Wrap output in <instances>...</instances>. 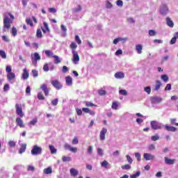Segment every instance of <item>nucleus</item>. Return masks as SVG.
Returning <instances> with one entry per match:
<instances>
[{
	"instance_id": "6e6d98bb",
	"label": "nucleus",
	"mask_w": 178,
	"mask_h": 178,
	"mask_svg": "<svg viewBox=\"0 0 178 178\" xmlns=\"http://www.w3.org/2000/svg\"><path fill=\"white\" fill-rule=\"evenodd\" d=\"M127 22L128 23H131L132 24H134V23H136V20H134V19L132 17L127 18Z\"/></svg>"
},
{
	"instance_id": "0e129e2a",
	"label": "nucleus",
	"mask_w": 178,
	"mask_h": 178,
	"mask_svg": "<svg viewBox=\"0 0 178 178\" xmlns=\"http://www.w3.org/2000/svg\"><path fill=\"white\" fill-rule=\"evenodd\" d=\"M1 38H2L3 41H5L6 42H9V41H10L9 40V38H8V36H6V35H3L1 37Z\"/></svg>"
},
{
	"instance_id": "4468645a",
	"label": "nucleus",
	"mask_w": 178,
	"mask_h": 178,
	"mask_svg": "<svg viewBox=\"0 0 178 178\" xmlns=\"http://www.w3.org/2000/svg\"><path fill=\"white\" fill-rule=\"evenodd\" d=\"M164 161H165V163H166V165H173L176 162V159H169L168 157H165Z\"/></svg>"
},
{
	"instance_id": "bb28decb",
	"label": "nucleus",
	"mask_w": 178,
	"mask_h": 178,
	"mask_svg": "<svg viewBox=\"0 0 178 178\" xmlns=\"http://www.w3.org/2000/svg\"><path fill=\"white\" fill-rule=\"evenodd\" d=\"M44 54L47 55V56H48V58L54 57V52H52L51 50H45Z\"/></svg>"
},
{
	"instance_id": "69168bd1",
	"label": "nucleus",
	"mask_w": 178,
	"mask_h": 178,
	"mask_svg": "<svg viewBox=\"0 0 178 178\" xmlns=\"http://www.w3.org/2000/svg\"><path fill=\"white\" fill-rule=\"evenodd\" d=\"M116 5L118 6H120V7L123 6V1H122V0L117 1H116Z\"/></svg>"
},
{
	"instance_id": "473e14b6",
	"label": "nucleus",
	"mask_w": 178,
	"mask_h": 178,
	"mask_svg": "<svg viewBox=\"0 0 178 178\" xmlns=\"http://www.w3.org/2000/svg\"><path fill=\"white\" fill-rule=\"evenodd\" d=\"M121 168L122 170H129V169H131V165L129 164H125L121 166Z\"/></svg>"
},
{
	"instance_id": "052dcab7",
	"label": "nucleus",
	"mask_w": 178,
	"mask_h": 178,
	"mask_svg": "<svg viewBox=\"0 0 178 178\" xmlns=\"http://www.w3.org/2000/svg\"><path fill=\"white\" fill-rule=\"evenodd\" d=\"M119 94L121 95H127V91L126 90H119Z\"/></svg>"
},
{
	"instance_id": "9d476101",
	"label": "nucleus",
	"mask_w": 178,
	"mask_h": 178,
	"mask_svg": "<svg viewBox=\"0 0 178 178\" xmlns=\"http://www.w3.org/2000/svg\"><path fill=\"white\" fill-rule=\"evenodd\" d=\"M108 133V129L106 128H102L99 134V139L101 141L105 140V135Z\"/></svg>"
},
{
	"instance_id": "aec40b11",
	"label": "nucleus",
	"mask_w": 178,
	"mask_h": 178,
	"mask_svg": "<svg viewBox=\"0 0 178 178\" xmlns=\"http://www.w3.org/2000/svg\"><path fill=\"white\" fill-rule=\"evenodd\" d=\"M65 81L67 86H72V84H73V79L71 78L70 76H68L65 78Z\"/></svg>"
},
{
	"instance_id": "6ab92c4d",
	"label": "nucleus",
	"mask_w": 178,
	"mask_h": 178,
	"mask_svg": "<svg viewBox=\"0 0 178 178\" xmlns=\"http://www.w3.org/2000/svg\"><path fill=\"white\" fill-rule=\"evenodd\" d=\"M29 71H27V69H24V72L22 74V78L24 79V80H27L29 79Z\"/></svg>"
},
{
	"instance_id": "0eeeda50",
	"label": "nucleus",
	"mask_w": 178,
	"mask_h": 178,
	"mask_svg": "<svg viewBox=\"0 0 178 178\" xmlns=\"http://www.w3.org/2000/svg\"><path fill=\"white\" fill-rule=\"evenodd\" d=\"M64 148L65 149H67L68 151H70L74 154H76V152H77V147H72V145H69V143H65L64 145Z\"/></svg>"
},
{
	"instance_id": "f8f14e48",
	"label": "nucleus",
	"mask_w": 178,
	"mask_h": 178,
	"mask_svg": "<svg viewBox=\"0 0 178 178\" xmlns=\"http://www.w3.org/2000/svg\"><path fill=\"white\" fill-rule=\"evenodd\" d=\"M150 124H151L152 129H153L154 130H159V129H162V127L158 124L156 121H152L150 122Z\"/></svg>"
},
{
	"instance_id": "2eb2a0df",
	"label": "nucleus",
	"mask_w": 178,
	"mask_h": 178,
	"mask_svg": "<svg viewBox=\"0 0 178 178\" xmlns=\"http://www.w3.org/2000/svg\"><path fill=\"white\" fill-rule=\"evenodd\" d=\"M7 79L8 81L12 82L16 79V75L13 72H10L7 74Z\"/></svg>"
},
{
	"instance_id": "79ce46f5",
	"label": "nucleus",
	"mask_w": 178,
	"mask_h": 178,
	"mask_svg": "<svg viewBox=\"0 0 178 178\" xmlns=\"http://www.w3.org/2000/svg\"><path fill=\"white\" fill-rule=\"evenodd\" d=\"M8 145L10 147V148H15V147H16V142L10 140L8 142Z\"/></svg>"
},
{
	"instance_id": "774afa93",
	"label": "nucleus",
	"mask_w": 178,
	"mask_h": 178,
	"mask_svg": "<svg viewBox=\"0 0 178 178\" xmlns=\"http://www.w3.org/2000/svg\"><path fill=\"white\" fill-rule=\"evenodd\" d=\"M127 159L129 162V163H133V159H131V157L129 155H127Z\"/></svg>"
},
{
	"instance_id": "c85d7f7f",
	"label": "nucleus",
	"mask_w": 178,
	"mask_h": 178,
	"mask_svg": "<svg viewBox=\"0 0 178 178\" xmlns=\"http://www.w3.org/2000/svg\"><path fill=\"white\" fill-rule=\"evenodd\" d=\"M10 33L13 37H16V35H17V29L16 27L13 26L10 31Z\"/></svg>"
},
{
	"instance_id": "bf43d9fd",
	"label": "nucleus",
	"mask_w": 178,
	"mask_h": 178,
	"mask_svg": "<svg viewBox=\"0 0 178 178\" xmlns=\"http://www.w3.org/2000/svg\"><path fill=\"white\" fill-rule=\"evenodd\" d=\"M6 72L7 73H12V67H10V65H8L6 67Z\"/></svg>"
},
{
	"instance_id": "e2e57ef3",
	"label": "nucleus",
	"mask_w": 178,
	"mask_h": 178,
	"mask_svg": "<svg viewBox=\"0 0 178 178\" xmlns=\"http://www.w3.org/2000/svg\"><path fill=\"white\" fill-rule=\"evenodd\" d=\"M177 38L176 37H173L170 42V44H171V45H173V44H176V41H177Z\"/></svg>"
},
{
	"instance_id": "7c9ffc66",
	"label": "nucleus",
	"mask_w": 178,
	"mask_h": 178,
	"mask_svg": "<svg viewBox=\"0 0 178 178\" xmlns=\"http://www.w3.org/2000/svg\"><path fill=\"white\" fill-rule=\"evenodd\" d=\"M161 79L163 80V81H164V83H168L169 81V76H168L166 74L161 75Z\"/></svg>"
},
{
	"instance_id": "a19ab883",
	"label": "nucleus",
	"mask_w": 178,
	"mask_h": 178,
	"mask_svg": "<svg viewBox=\"0 0 178 178\" xmlns=\"http://www.w3.org/2000/svg\"><path fill=\"white\" fill-rule=\"evenodd\" d=\"M119 107V104L118 103V102H113L111 106L112 109H118V108Z\"/></svg>"
},
{
	"instance_id": "4d7b16f0",
	"label": "nucleus",
	"mask_w": 178,
	"mask_h": 178,
	"mask_svg": "<svg viewBox=\"0 0 178 178\" xmlns=\"http://www.w3.org/2000/svg\"><path fill=\"white\" fill-rule=\"evenodd\" d=\"M58 99H53L51 101V105H53V106H56L58 105Z\"/></svg>"
},
{
	"instance_id": "49530a36",
	"label": "nucleus",
	"mask_w": 178,
	"mask_h": 178,
	"mask_svg": "<svg viewBox=\"0 0 178 178\" xmlns=\"http://www.w3.org/2000/svg\"><path fill=\"white\" fill-rule=\"evenodd\" d=\"M135 156L138 162L141 161V154H140V153L138 152L135 153Z\"/></svg>"
},
{
	"instance_id": "338daca9",
	"label": "nucleus",
	"mask_w": 178,
	"mask_h": 178,
	"mask_svg": "<svg viewBox=\"0 0 178 178\" xmlns=\"http://www.w3.org/2000/svg\"><path fill=\"white\" fill-rule=\"evenodd\" d=\"M99 94L100 95H106V90H99Z\"/></svg>"
},
{
	"instance_id": "603ef678",
	"label": "nucleus",
	"mask_w": 178,
	"mask_h": 178,
	"mask_svg": "<svg viewBox=\"0 0 178 178\" xmlns=\"http://www.w3.org/2000/svg\"><path fill=\"white\" fill-rule=\"evenodd\" d=\"M81 6H78L77 8H73V12H74L75 13L77 12H80L81 10Z\"/></svg>"
},
{
	"instance_id": "39448f33",
	"label": "nucleus",
	"mask_w": 178,
	"mask_h": 178,
	"mask_svg": "<svg viewBox=\"0 0 178 178\" xmlns=\"http://www.w3.org/2000/svg\"><path fill=\"white\" fill-rule=\"evenodd\" d=\"M72 54L73 55L72 62L75 65H77V63L80 60V56H79V53H77V51L72 50Z\"/></svg>"
},
{
	"instance_id": "680f3d73",
	"label": "nucleus",
	"mask_w": 178,
	"mask_h": 178,
	"mask_svg": "<svg viewBox=\"0 0 178 178\" xmlns=\"http://www.w3.org/2000/svg\"><path fill=\"white\" fill-rule=\"evenodd\" d=\"M151 140L152 141H158V140H159V137L158 136V135H155L152 136Z\"/></svg>"
},
{
	"instance_id": "09e8293b",
	"label": "nucleus",
	"mask_w": 178,
	"mask_h": 178,
	"mask_svg": "<svg viewBox=\"0 0 178 178\" xmlns=\"http://www.w3.org/2000/svg\"><path fill=\"white\" fill-rule=\"evenodd\" d=\"M120 41H123V38H117L114 39L113 44H118V42H120Z\"/></svg>"
},
{
	"instance_id": "9b49d317",
	"label": "nucleus",
	"mask_w": 178,
	"mask_h": 178,
	"mask_svg": "<svg viewBox=\"0 0 178 178\" xmlns=\"http://www.w3.org/2000/svg\"><path fill=\"white\" fill-rule=\"evenodd\" d=\"M40 88L44 92L46 97H48V95H49V90L48 89V86H47V84L41 85Z\"/></svg>"
},
{
	"instance_id": "c756f323",
	"label": "nucleus",
	"mask_w": 178,
	"mask_h": 178,
	"mask_svg": "<svg viewBox=\"0 0 178 178\" xmlns=\"http://www.w3.org/2000/svg\"><path fill=\"white\" fill-rule=\"evenodd\" d=\"M53 58H54V63L56 65L60 63L61 60H60V58H59V56L54 55L53 56Z\"/></svg>"
},
{
	"instance_id": "f3484780",
	"label": "nucleus",
	"mask_w": 178,
	"mask_h": 178,
	"mask_svg": "<svg viewBox=\"0 0 178 178\" xmlns=\"http://www.w3.org/2000/svg\"><path fill=\"white\" fill-rule=\"evenodd\" d=\"M161 86H162V82H161V81H159V80H156V84L154 86L155 91H158V90H159V88H161Z\"/></svg>"
},
{
	"instance_id": "de8ad7c7",
	"label": "nucleus",
	"mask_w": 178,
	"mask_h": 178,
	"mask_svg": "<svg viewBox=\"0 0 178 178\" xmlns=\"http://www.w3.org/2000/svg\"><path fill=\"white\" fill-rule=\"evenodd\" d=\"M75 41L80 45L81 44V40L80 39V37L79 35H75Z\"/></svg>"
},
{
	"instance_id": "5fc2aeb1",
	"label": "nucleus",
	"mask_w": 178,
	"mask_h": 178,
	"mask_svg": "<svg viewBox=\"0 0 178 178\" xmlns=\"http://www.w3.org/2000/svg\"><path fill=\"white\" fill-rule=\"evenodd\" d=\"M43 70L44 72H49V67L48 66V63H46L43 66Z\"/></svg>"
},
{
	"instance_id": "dca6fc26",
	"label": "nucleus",
	"mask_w": 178,
	"mask_h": 178,
	"mask_svg": "<svg viewBox=\"0 0 178 178\" xmlns=\"http://www.w3.org/2000/svg\"><path fill=\"white\" fill-rule=\"evenodd\" d=\"M26 148H27V144L23 143L19 150V154H23V152H26Z\"/></svg>"
},
{
	"instance_id": "f257e3e1",
	"label": "nucleus",
	"mask_w": 178,
	"mask_h": 178,
	"mask_svg": "<svg viewBox=\"0 0 178 178\" xmlns=\"http://www.w3.org/2000/svg\"><path fill=\"white\" fill-rule=\"evenodd\" d=\"M13 20H15V16L12 15L10 13H6L3 17V31H6L9 30L10 27H12V24H13Z\"/></svg>"
},
{
	"instance_id": "b1692460",
	"label": "nucleus",
	"mask_w": 178,
	"mask_h": 178,
	"mask_svg": "<svg viewBox=\"0 0 178 178\" xmlns=\"http://www.w3.org/2000/svg\"><path fill=\"white\" fill-rule=\"evenodd\" d=\"M43 26L44 28H42V31L43 33H47V31H49V28L48 27V24L47 22H43Z\"/></svg>"
},
{
	"instance_id": "a18cd8bd",
	"label": "nucleus",
	"mask_w": 178,
	"mask_h": 178,
	"mask_svg": "<svg viewBox=\"0 0 178 178\" xmlns=\"http://www.w3.org/2000/svg\"><path fill=\"white\" fill-rule=\"evenodd\" d=\"M140 174H141V172L140 171H138L135 174L132 175L131 176V178H137L140 176Z\"/></svg>"
},
{
	"instance_id": "423d86ee",
	"label": "nucleus",
	"mask_w": 178,
	"mask_h": 178,
	"mask_svg": "<svg viewBox=\"0 0 178 178\" xmlns=\"http://www.w3.org/2000/svg\"><path fill=\"white\" fill-rule=\"evenodd\" d=\"M51 85L56 90H61L63 86L60 84V82L58 80L51 81Z\"/></svg>"
},
{
	"instance_id": "6e6552de",
	"label": "nucleus",
	"mask_w": 178,
	"mask_h": 178,
	"mask_svg": "<svg viewBox=\"0 0 178 178\" xmlns=\"http://www.w3.org/2000/svg\"><path fill=\"white\" fill-rule=\"evenodd\" d=\"M15 122L17 123V126H18V127H19L20 129H24V127H26L23 120H22V118H17L15 119Z\"/></svg>"
},
{
	"instance_id": "5701e85b",
	"label": "nucleus",
	"mask_w": 178,
	"mask_h": 178,
	"mask_svg": "<svg viewBox=\"0 0 178 178\" xmlns=\"http://www.w3.org/2000/svg\"><path fill=\"white\" fill-rule=\"evenodd\" d=\"M166 23H167V25L169 27H172V28L175 26V24L173 23V21H172V19H170L169 17L166 18Z\"/></svg>"
},
{
	"instance_id": "72a5a7b5",
	"label": "nucleus",
	"mask_w": 178,
	"mask_h": 178,
	"mask_svg": "<svg viewBox=\"0 0 178 178\" xmlns=\"http://www.w3.org/2000/svg\"><path fill=\"white\" fill-rule=\"evenodd\" d=\"M44 173H45V175H51V173H52V168L51 167H49L44 169Z\"/></svg>"
},
{
	"instance_id": "8fccbe9b",
	"label": "nucleus",
	"mask_w": 178,
	"mask_h": 178,
	"mask_svg": "<svg viewBox=\"0 0 178 178\" xmlns=\"http://www.w3.org/2000/svg\"><path fill=\"white\" fill-rule=\"evenodd\" d=\"M32 74L33 77H38V71L36 70H32Z\"/></svg>"
},
{
	"instance_id": "37998d69",
	"label": "nucleus",
	"mask_w": 178,
	"mask_h": 178,
	"mask_svg": "<svg viewBox=\"0 0 178 178\" xmlns=\"http://www.w3.org/2000/svg\"><path fill=\"white\" fill-rule=\"evenodd\" d=\"M0 56L3 59H6V53L3 50H0Z\"/></svg>"
},
{
	"instance_id": "412c9836",
	"label": "nucleus",
	"mask_w": 178,
	"mask_h": 178,
	"mask_svg": "<svg viewBox=\"0 0 178 178\" xmlns=\"http://www.w3.org/2000/svg\"><path fill=\"white\" fill-rule=\"evenodd\" d=\"M70 173L71 175V176H73L74 177L77 176V175H79V171H77V170L74 169V168H71L70 170Z\"/></svg>"
},
{
	"instance_id": "c9c22d12",
	"label": "nucleus",
	"mask_w": 178,
	"mask_h": 178,
	"mask_svg": "<svg viewBox=\"0 0 178 178\" xmlns=\"http://www.w3.org/2000/svg\"><path fill=\"white\" fill-rule=\"evenodd\" d=\"M49 148L51 151V154H56V148L54 145H49Z\"/></svg>"
},
{
	"instance_id": "20e7f679",
	"label": "nucleus",
	"mask_w": 178,
	"mask_h": 178,
	"mask_svg": "<svg viewBox=\"0 0 178 178\" xmlns=\"http://www.w3.org/2000/svg\"><path fill=\"white\" fill-rule=\"evenodd\" d=\"M16 113L19 116V118H23L24 113H23V108H22V104H15Z\"/></svg>"
},
{
	"instance_id": "ea45409f",
	"label": "nucleus",
	"mask_w": 178,
	"mask_h": 178,
	"mask_svg": "<svg viewBox=\"0 0 178 178\" xmlns=\"http://www.w3.org/2000/svg\"><path fill=\"white\" fill-rule=\"evenodd\" d=\"M38 122V120L37 118H34L33 120L29 122V124L31 126H35Z\"/></svg>"
},
{
	"instance_id": "3c124183",
	"label": "nucleus",
	"mask_w": 178,
	"mask_h": 178,
	"mask_svg": "<svg viewBox=\"0 0 178 178\" xmlns=\"http://www.w3.org/2000/svg\"><path fill=\"white\" fill-rule=\"evenodd\" d=\"M149 35H150V37H154V35H156V32L154 30H149Z\"/></svg>"
},
{
	"instance_id": "ddd939ff",
	"label": "nucleus",
	"mask_w": 178,
	"mask_h": 178,
	"mask_svg": "<svg viewBox=\"0 0 178 178\" xmlns=\"http://www.w3.org/2000/svg\"><path fill=\"white\" fill-rule=\"evenodd\" d=\"M143 158H145V161H152L154 158H155V156L149 153H145L143 154Z\"/></svg>"
},
{
	"instance_id": "393cba45",
	"label": "nucleus",
	"mask_w": 178,
	"mask_h": 178,
	"mask_svg": "<svg viewBox=\"0 0 178 178\" xmlns=\"http://www.w3.org/2000/svg\"><path fill=\"white\" fill-rule=\"evenodd\" d=\"M85 105H86V106H87V108H90V107H92V106H94L95 108L98 107V106L97 104H94L93 103H91L90 102H85Z\"/></svg>"
},
{
	"instance_id": "58836bf2",
	"label": "nucleus",
	"mask_w": 178,
	"mask_h": 178,
	"mask_svg": "<svg viewBox=\"0 0 178 178\" xmlns=\"http://www.w3.org/2000/svg\"><path fill=\"white\" fill-rule=\"evenodd\" d=\"M62 161L63 162H70V161H72V158L67 157L66 156H63Z\"/></svg>"
},
{
	"instance_id": "a211bd4d",
	"label": "nucleus",
	"mask_w": 178,
	"mask_h": 178,
	"mask_svg": "<svg viewBox=\"0 0 178 178\" xmlns=\"http://www.w3.org/2000/svg\"><path fill=\"white\" fill-rule=\"evenodd\" d=\"M114 76H115V79H124V73H123L122 72H118L115 73Z\"/></svg>"
},
{
	"instance_id": "4c0bfd02",
	"label": "nucleus",
	"mask_w": 178,
	"mask_h": 178,
	"mask_svg": "<svg viewBox=\"0 0 178 178\" xmlns=\"http://www.w3.org/2000/svg\"><path fill=\"white\" fill-rule=\"evenodd\" d=\"M70 48L72 49V51H74V49H76L77 48V44H76V42H72L70 45Z\"/></svg>"
},
{
	"instance_id": "e433bc0d",
	"label": "nucleus",
	"mask_w": 178,
	"mask_h": 178,
	"mask_svg": "<svg viewBox=\"0 0 178 178\" xmlns=\"http://www.w3.org/2000/svg\"><path fill=\"white\" fill-rule=\"evenodd\" d=\"M26 24H29V26H31V27H34V24H33V21H31V19L26 18Z\"/></svg>"
},
{
	"instance_id": "f704fd0d",
	"label": "nucleus",
	"mask_w": 178,
	"mask_h": 178,
	"mask_svg": "<svg viewBox=\"0 0 178 178\" xmlns=\"http://www.w3.org/2000/svg\"><path fill=\"white\" fill-rule=\"evenodd\" d=\"M36 37H38V38H42V32L41 31V29H37Z\"/></svg>"
},
{
	"instance_id": "13d9d810",
	"label": "nucleus",
	"mask_w": 178,
	"mask_h": 178,
	"mask_svg": "<svg viewBox=\"0 0 178 178\" xmlns=\"http://www.w3.org/2000/svg\"><path fill=\"white\" fill-rule=\"evenodd\" d=\"M27 170L31 172H34V170H35V168L33 165H28Z\"/></svg>"
},
{
	"instance_id": "864d4df0",
	"label": "nucleus",
	"mask_w": 178,
	"mask_h": 178,
	"mask_svg": "<svg viewBox=\"0 0 178 178\" xmlns=\"http://www.w3.org/2000/svg\"><path fill=\"white\" fill-rule=\"evenodd\" d=\"M144 91L147 92V94H151V87L147 86L144 88Z\"/></svg>"
},
{
	"instance_id": "2f4dec72",
	"label": "nucleus",
	"mask_w": 178,
	"mask_h": 178,
	"mask_svg": "<svg viewBox=\"0 0 178 178\" xmlns=\"http://www.w3.org/2000/svg\"><path fill=\"white\" fill-rule=\"evenodd\" d=\"M38 99H39V101H43V99H45V97L42 95V92H39L38 93Z\"/></svg>"
},
{
	"instance_id": "f03ea898",
	"label": "nucleus",
	"mask_w": 178,
	"mask_h": 178,
	"mask_svg": "<svg viewBox=\"0 0 178 178\" xmlns=\"http://www.w3.org/2000/svg\"><path fill=\"white\" fill-rule=\"evenodd\" d=\"M31 60H32V65L33 66H37V63L38 60H41V56L37 52L32 54L31 55Z\"/></svg>"
},
{
	"instance_id": "c03bdc74",
	"label": "nucleus",
	"mask_w": 178,
	"mask_h": 178,
	"mask_svg": "<svg viewBox=\"0 0 178 178\" xmlns=\"http://www.w3.org/2000/svg\"><path fill=\"white\" fill-rule=\"evenodd\" d=\"M72 144L73 145H77V144H79V139L77 138V137H74V139L72 140Z\"/></svg>"
},
{
	"instance_id": "cd10ccee",
	"label": "nucleus",
	"mask_w": 178,
	"mask_h": 178,
	"mask_svg": "<svg viewBox=\"0 0 178 178\" xmlns=\"http://www.w3.org/2000/svg\"><path fill=\"white\" fill-rule=\"evenodd\" d=\"M102 168H104L105 169H108V166H109V163L104 160L103 162L101 163Z\"/></svg>"
},
{
	"instance_id": "a878e982",
	"label": "nucleus",
	"mask_w": 178,
	"mask_h": 178,
	"mask_svg": "<svg viewBox=\"0 0 178 178\" xmlns=\"http://www.w3.org/2000/svg\"><path fill=\"white\" fill-rule=\"evenodd\" d=\"M136 51H137L138 54H143V45L138 44L136 46Z\"/></svg>"
},
{
	"instance_id": "4be33fe9",
	"label": "nucleus",
	"mask_w": 178,
	"mask_h": 178,
	"mask_svg": "<svg viewBox=\"0 0 178 178\" xmlns=\"http://www.w3.org/2000/svg\"><path fill=\"white\" fill-rule=\"evenodd\" d=\"M165 129L168 131H176V130H177V129H176V127H169V125H168V124L165 125Z\"/></svg>"
},
{
	"instance_id": "7ed1b4c3",
	"label": "nucleus",
	"mask_w": 178,
	"mask_h": 178,
	"mask_svg": "<svg viewBox=\"0 0 178 178\" xmlns=\"http://www.w3.org/2000/svg\"><path fill=\"white\" fill-rule=\"evenodd\" d=\"M32 155H41L42 154V148L35 145L31 151Z\"/></svg>"
},
{
	"instance_id": "1a4fd4ad",
	"label": "nucleus",
	"mask_w": 178,
	"mask_h": 178,
	"mask_svg": "<svg viewBox=\"0 0 178 178\" xmlns=\"http://www.w3.org/2000/svg\"><path fill=\"white\" fill-rule=\"evenodd\" d=\"M168 12H169V8H168V6H166V4H163L160 8V13L165 16V15L168 14Z\"/></svg>"
}]
</instances>
